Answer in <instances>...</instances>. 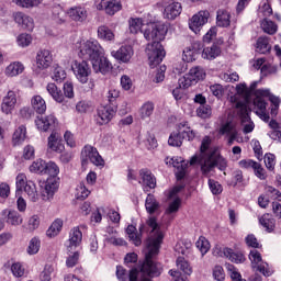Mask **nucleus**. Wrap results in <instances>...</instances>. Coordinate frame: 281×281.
<instances>
[{
  "mask_svg": "<svg viewBox=\"0 0 281 281\" xmlns=\"http://www.w3.org/2000/svg\"><path fill=\"white\" fill-rule=\"evenodd\" d=\"M139 233L147 234L148 236L145 261L138 268H133L130 271V281H151L150 278L161 276V266L155 263L153 258L159 254V248L161 243H164V231H161V226L157 223V217L149 216L146 223L139 226ZM139 272L148 277L138 279Z\"/></svg>",
  "mask_w": 281,
  "mask_h": 281,
  "instance_id": "f257e3e1",
  "label": "nucleus"
},
{
  "mask_svg": "<svg viewBox=\"0 0 281 281\" xmlns=\"http://www.w3.org/2000/svg\"><path fill=\"white\" fill-rule=\"evenodd\" d=\"M128 23L131 34H138V32H142L143 25H148L144 31V37L146 41H153V43L147 45L149 66L155 68L157 65H160L166 56L161 41H164L166 34H168V26H166L164 22L153 23L142 18H132Z\"/></svg>",
  "mask_w": 281,
  "mask_h": 281,
  "instance_id": "f03ea898",
  "label": "nucleus"
},
{
  "mask_svg": "<svg viewBox=\"0 0 281 281\" xmlns=\"http://www.w3.org/2000/svg\"><path fill=\"white\" fill-rule=\"evenodd\" d=\"M210 144H212V140L209 136H205L200 147L201 154L193 156L190 160L191 166L199 164L204 177H210V172H214L215 168H218V170H226L227 168V159L221 156L218 148H212Z\"/></svg>",
  "mask_w": 281,
  "mask_h": 281,
  "instance_id": "7ed1b4c3",
  "label": "nucleus"
},
{
  "mask_svg": "<svg viewBox=\"0 0 281 281\" xmlns=\"http://www.w3.org/2000/svg\"><path fill=\"white\" fill-rule=\"evenodd\" d=\"M75 49L78 52L79 58L82 60H90L95 74H109L113 66L111 61L102 56V46L95 40H79L75 44Z\"/></svg>",
  "mask_w": 281,
  "mask_h": 281,
  "instance_id": "20e7f679",
  "label": "nucleus"
},
{
  "mask_svg": "<svg viewBox=\"0 0 281 281\" xmlns=\"http://www.w3.org/2000/svg\"><path fill=\"white\" fill-rule=\"evenodd\" d=\"M256 98L254 100V109L256 115L260 117L263 122H269L271 117H276L278 115V111L280 109V98L271 94V91L269 89H258L256 91ZM263 98H269V101L271 102L270 106V115L269 112H267V102Z\"/></svg>",
  "mask_w": 281,
  "mask_h": 281,
  "instance_id": "39448f33",
  "label": "nucleus"
},
{
  "mask_svg": "<svg viewBox=\"0 0 281 281\" xmlns=\"http://www.w3.org/2000/svg\"><path fill=\"white\" fill-rule=\"evenodd\" d=\"M235 112L237 114V117L240 120V124L243 126V132L245 135L252 133L254 128H256V125L254 124V121H251V117L249 116L250 110L247 108V103L237 101L235 103Z\"/></svg>",
  "mask_w": 281,
  "mask_h": 281,
  "instance_id": "423d86ee",
  "label": "nucleus"
},
{
  "mask_svg": "<svg viewBox=\"0 0 281 281\" xmlns=\"http://www.w3.org/2000/svg\"><path fill=\"white\" fill-rule=\"evenodd\" d=\"M70 67L78 82L81 85H87L89 82V76H91V67L87 60L75 59L71 61Z\"/></svg>",
  "mask_w": 281,
  "mask_h": 281,
  "instance_id": "0eeeda50",
  "label": "nucleus"
},
{
  "mask_svg": "<svg viewBox=\"0 0 281 281\" xmlns=\"http://www.w3.org/2000/svg\"><path fill=\"white\" fill-rule=\"evenodd\" d=\"M249 260L252 269H256V271H259V273H262L266 278L273 276V268H271L267 261L262 260V255H260L258 250H250Z\"/></svg>",
  "mask_w": 281,
  "mask_h": 281,
  "instance_id": "6e6552de",
  "label": "nucleus"
},
{
  "mask_svg": "<svg viewBox=\"0 0 281 281\" xmlns=\"http://www.w3.org/2000/svg\"><path fill=\"white\" fill-rule=\"evenodd\" d=\"M200 80H205V70L196 66L191 68L183 78L179 79V86L183 87V89H189V87L196 85Z\"/></svg>",
  "mask_w": 281,
  "mask_h": 281,
  "instance_id": "1a4fd4ad",
  "label": "nucleus"
},
{
  "mask_svg": "<svg viewBox=\"0 0 281 281\" xmlns=\"http://www.w3.org/2000/svg\"><path fill=\"white\" fill-rule=\"evenodd\" d=\"M183 186L173 187L168 194V206L165 211V214L171 216L172 214H177L179 212V207H181V198H179V193Z\"/></svg>",
  "mask_w": 281,
  "mask_h": 281,
  "instance_id": "9d476101",
  "label": "nucleus"
},
{
  "mask_svg": "<svg viewBox=\"0 0 281 281\" xmlns=\"http://www.w3.org/2000/svg\"><path fill=\"white\" fill-rule=\"evenodd\" d=\"M82 229H87V225L75 226L70 229L66 241L67 251H76L82 245Z\"/></svg>",
  "mask_w": 281,
  "mask_h": 281,
  "instance_id": "9b49d317",
  "label": "nucleus"
},
{
  "mask_svg": "<svg viewBox=\"0 0 281 281\" xmlns=\"http://www.w3.org/2000/svg\"><path fill=\"white\" fill-rule=\"evenodd\" d=\"M82 166H87V161H91L93 166H104V159L98 153V149L91 145H86L81 151Z\"/></svg>",
  "mask_w": 281,
  "mask_h": 281,
  "instance_id": "f8f14e48",
  "label": "nucleus"
},
{
  "mask_svg": "<svg viewBox=\"0 0 281 281\" xmlns=\"http://www.w3.org/2000/svg\"><path fill=\"white\" fill-rule=\"evenodd\" d=\"M209 19H210V11L207 10L199 11L189 20L190 30H192L194 34H199V32H201V30L203 29V25L207 23Z\"/></svg>",
  "mask_w": 281,
  "mask_h": 281,
  "instance_id": "ddd939ff",
  "label": "nucleus"
},
{
  "mask_svg": "<svg viewBox=\"0 0 281 281\" xmlns=\"http://www.w3.org/2000/svg\"><path fill=\"white\" fill-rule=\"evenodd\" d=\"M52 63H54V55H52V50L41 49L37 52L35 57V65L40 69V71H45V69H49V67H52Z\"/></svg>",
  "mask_w": 281,
  "mask_h": 281,
  "instance_id": "4468645a",
  "label": "nucleus"
},
{
  "mask_svg": "<svg viewBox=\"0 0 281 281\" xmlns=\"http://www.w3.org/2000/svg\"><path fill=\"white\" fill-rule=\"evenodd\" d=\"M115 113H117V108L113 105H105V106H100L98 109V117L97 122L101 126L104 124H109L115 117Z\"/></svg>",
  "mask_w": 281,
  "mask_h": 281,
  "instance_id": "2eb2a0df",
  "label": "nucleus"
},
{
  "mask_svg": "<svg viewBox=\"0 0 281 281\" xmlns=\"http://www.w3.org/2000/svg\"><path fill=\"white\" fill-rule=\"evenodd\" d=\"M167 166H172L176 168V177L178 180L183 179L186 177V170H188V164L181 157H172L166 158Z\"/></svg>",
  "mask_w": 281,
  "mask_h": 281,
  "instance_id": "dca6fc26",
  "label": "nucleus"
},
{
  "mask_svg": "<svg viewBox=\"0 0 281 281\" xmlns=\"http://www.w3.org/2000/svg\"><path fill=\"white\" fill-rule=\"evenodd\" d=\"M135 50H133V46L123 45L117 50H112L111 56L121 63H131V58H133Z\"/></svg>",
  "mask_w": 281,
  "mask_h": 281,
  "instance_id": "f3484780",
  "label": "nucleus"
},
{
  "mask_svg": "<svg viewBox=\"0 0 281 281\" xmlns=\"http://www.w3.org/2000/svg\"><path fill=\"white\" fill-rule=\"evenodd\" d=\"M60 179L58 177H48L44 182L43 196L45 199H52L54 194L58 191V186H60Z\"/></svg>",
  "mask_w": 281,
  "mask_h": 281,
  "instance_id": "a211bd4d",
  "label": "nucleus"
},
{
  "mask_svg": "<svg viewBox=\"0 0 281 281\" xmlns=\"http://www.w3.org/2000/svg\"><path fill=\"white\" fill-rule=\"evenodd\" d=\"M236 126V121H227L220 130L222 135H228L229 146H232L236 137H238V128Z\"/></svg>",
  "mask_w": 281,
  "mask_h": 281,
  "instance_id": "6ab92c4d",
  "label": "nucleus"
},
{
  "mask_svg": "<svg viewBox=\"0 0 281 281\" xmlns=\"http://www.w3.org/2000/svg\"><path fill=\"white\" fill-rule=\"evenodd\" d=\"M201 43L195 42L191 46H188L183 53H182V60L184 63H193V60H196L199 54H201Z\"/></svg>",
  "mask_w": 281,
  "mask_h": 281,
  "instance_id": "aec40b11",
  "label": "nucleus"
},
{
  "mask_svg": "<svg viewBox=\"0 0 281 281\" xmlns=\"http://www.w3.org/2000/svg\"><path fill=\"white\" fill-rule=\"evenodd\" d=\"M16 106V92L10 90L2 100L1 110L5 115H10Z\"/></svg>",
  "mask_w": 281,
  "mask_h": 281,
  "instance_id": "412c9836",
  "label": "nucleus"
},
{
  "mask_svg": "<svg viewBox=\"0 0 281 281\" xmlns=\"http://www.w3.org/2000/svg\"><path fill=\"white\" fill-rule=\"evenodd\" d=\"M57 120L56 116L49 114L47 116L37 117L35 120V126H37L38 131H43L44 133L47 131H52V128H56Z\"/></svg>",
  "mask_w": 281,
  "mask_h": 281,
  "instance_id": "4be33fe9",
  "label": "nucleus"
},
{
  "mask_svg": "<svg viewBox=\"0 0 281 281\" xmlns=\"http://www.w3.org/2000/svg\"><path fill=\"white\" fill-rule=\"evenodd\" d=\"M48 148L53 153H63L65 150V144L63 143V136L58 132H52L48 136Z\"/></svg>",
  "mask_w": 281,
  "mask_h": 281,
  "instance_id": "5701e85b",
  "label": "nucleus"
},
{
  "mask_svg": "<svg viewBox=\"0 0 281 281\" xmlns=\"http://www.w3.org/2000/svg\"><path fill=\"white\" fill-rule=\"evenodd\" d=\"M97 10H105L106 14L113 15L122 10V4L117 0H101L97 4Z\"/></svg>",
  "mask_w": 281,
  "mask_h": 281,
  "instance_id": "b1692460",
  "label": "nucleus"
},
{
  "mask_svg": "<svg viewBox=\"0 0 281 281\" xmlns=\"http://www.w3.org/2000/svg\"><path fill=\"white\" fill-rule=\"evenodd\" d=\"M139 175L143 180L145 192H148V190H155V188H157V179H155V176H153V172H150V170L142 169Z\"/></svg>",
  "mask_w": 281,
  "mask_h": 281,
  "instance_id": "393cba45",
  "label": "nucleus"
},
{
  "mask_svg": "<svg viewBox=\"0 0 281 281\" xmlns=\"http://www.w3.org/2000/svg\"><path fill=\"white\" fill-rule=\"evenodd\" d=\"M1 216H7L8 225H12L13 227H19V225H23V216H21L15 210L4 209L1 212Z\"/></svg>",
  "mask_w": 281,
  "mask_h": 281,
  "instance_id": "a878e982",
  "label": "nucleus"
},
{
  "mask_svg": "<svg viewBox=\"0 0 281 281\" xmlns=\"http://www.w3.org/2000/svg\"><path fill=\"white\" fill-rule=\"evenodd\" d=\"M14 21L29 32H32V30H34V20L23 12H16L14 14Z\"/></svg>",
  "mask_w": 281,
  "mask_h": 281,
  "instance_id": "bb28decb",
  "label": "nucleus"
},
{
  "mask_svg": "<svg viewBox=\"0 0 281 281\" xmlns=\"http://www.w3.org/2000/svg\"><path fill=\"white\" fill-rule=\"evenodd\" d=\"M25 71V66L21 61H13L5 67L4 74L8 78H15V76H21Z\"/></svg>",
  "mask_w": 281,
  "mask_h": 281,
  "instance_id": "cd10ccee",
  "label": "nucleus"
},
{
  "mask_svg": "<svg viewBox=\"0 0 281 281\" xmlns=\"http://www.w3.org/2000/svg\"><path fill=\"white\" fill-rule=\"evenodd\" d=\"M31 106L35 113H38V115H43L45 111H47V103L45 102V99L38 94L31 98Z\"/></svg>",
  "mask_w": 281,
  "mask_h": 281,
  "instance_id": "c85d7f7f",
  "label": "nucleus"
},
{
  "mask_svg": "<svg viewBox=\"0 0 281 281\" xmlns=\"http://www.w3.org/2000/svg\"><path fill=\"white\" fill-rule=\"evenodd\" d=\"M181 10H182L181 3L172 2L165 8L164 16L169 21H175V19H177V16L181 14Z\"/></svg>",
  "mask_w": 281,
  "mask_h": 281,
  "instance_id": "c756f323",
  "label": "nucleus"
},
{
  "mask_svg": "<svg viewBox=\"0 0 281 281\" xmlns=\"http://www.w3.org/2000/svg\"><path fill=\"white\" fill-rule=\"evenodd\" d=\"M67 14L70 19H72V21H78L79 23L87 21V9L82 7L70 8Z\"/></svg>",
  "mask_w": 281,
  "mask_h": 281,
  "instance_id": "7c9ffc66",
  "label": "nucleus"
},
{
  "mask_svg": "<svg viewBox=\"0 0 281 281\" xmlns=\"http://www.w3.org/2000/svg\"><path fill=\"white\" fill-rule=\"evenodd\" d=\"M232 23V14L225 9H220L216 15V24L218 27H229Z\"/></svg>",
  "mask_w": 281,
  "mask_h": 281,
  "instance_id": "2f4dec72",
  "label": "nucleus"
},
{
  "mask_svg": "<svg viewBox=\"0 0 281 281\" xmlns=\"http://www.w3.org/2000/svg\"><path fill=\"white\" fill-rule=\"evenodd\" d=\"M178 131L180 135H182L183 139H188V142L194 140V137H196V132L190 127L188 122H182L178 124Z\"/></svg>",
  "mask_w": 281,
  "mask_h": 281,
  "instance_id": "473e14b6",
  "label": "nucleus"
},
{
  "mask_svg": "<svg viewBox=\"0 0 281 281\" xmlns=\"http://www.w3.org/2000/svg\"><path fill=\"white\" fill-rule=\"evenodd\" d=\"M27 135V128L24 125H20L13 133L12 144L13 146H20V144L25 142Z\"/></svg>",
  "mask_w": 281,
  "mask_h": 281,
  "instance_id": "72a5a7b5",
  "label": "nucleus"
},
{
  "mask_svg": "<svg viewBox=\"0 0 281 281\" xmlns=\"http://www.w3.org/2000/svg\"><path fill=\"white\" fill-rule=\"evenodd\" d=\"M259 223L266 229V232H268L269 234H271V232H273V229H276V220L269 213L263 214L259 218Z\"/></svg>",
  "mask_w": 281,
  "mask_h": 281,
  "instance_id": "f704fd0d",
  "label": "nucleus"
},
{
  "mask_svg": "<svg viewBox=\"0 0 281 281\" xmlns=\"http://www.w3.org/2000/svg\"><path fill=\"white\" fill-rule=\"evenodd\" d=\"M46 91L49 93V95H52L55 102H58L59 104H63V102H65V95L58 89V87L55 86V83H48L46 87Z\"/></svg>",
  "mask_w": 281,
  "mask_h": 281,
  "instance_id": "c9c22d12",
  "label": "nucleus"
},
{
  "mask_svg": "<svg viewBox=\"0 0 281 281\" xmlns=\"http://www.w3.org/2000/svg\"><path fill=\"white\" fill-rule=\"evenodd\" d=\"M222 254L225 258H228L231 262H236V265H240L245 261V255L241 252H234L231 248H224Z\"/></svg>",
  "mask_w": 281,
  "mask_h": 281,
  "instance_id": "e433bc0d",
  "label": "nucleus"
},
{
  "mask_svg": "<svg viewBox=\"0 0 281 281\" xmlns=\"http://www.w3.org/2000/svg\"><path fill=\"white\" fill-rule=\"evenodd\" d=\"M145 207L148 214H155L161 207V204L155 199V195L148 194L145 201Z\"/></svg>",
  "mask_w": 281,
  "mask_h": 281,
  "instance_id": "4c0bfd02",
  "label": "nucleus"
},
{
  "mask_svg": "<svg viewBox=\"0 0 281 281\" xmlns=\"http://www.w3.org/2000/svg\"><path fill=\"white\" fill-rule=\"evenodd\" d=\"M23 190L32 203H36V201H38V191L36 190V183H34V181L29 180Z\"/></svg>",
  "mask_w": 281,
  "mask_h": 281,
  "instance_id": "58836bf2",
  "label": "nucleus"
},
{
  "mask_svg": "<svg viewBox=\"0 0 281 281\" xmlns=\"http://www.w3.org/2000/svg\"><path fill=\"white\" fill-rule=\"evenodd\" d=\"M61 229H63V220L57 218L52 223L49 228L46 231V236H48V238H56V236L60 234Z\"/></svg>",
  "mask_w": 281,
  "mask_h": 281,
  "instance_id": "ea45409f",
  "label": "nucleus"
},
{
  "mask_svg": "<svg viewBox=\"0 0 281 281\" xmlns=\"http://www.w3.org/2000/svg\"><path fill=\"white\" fill-rule=\"evenodd\" d=\"M217 56H221V47L216 45L206 47L202 52V58H205L206 60H214V58H217Z\"/></svg>",
  "mask_w": 281,
  "mask_h": 281,
  "instance_id": "a19ab883",
  "label": "nucleus"
},
{
  "mask_svg": "<svg viewBox=\"0 0 281 281\" xmlns=\"http://www.w3.org/2000/svg\"><path fill=\"white\" fill-rule=\"evenodd\" d=\"M98 38H101V41H115V34L109 26L101 25L98 27Z\"/></svg>",
  "mask_w": 281,
  "mask_h": 281,
  "instance_id": "79ce46f5",
  "label": "nucleus"
},
{
  "mask_svg": "<svg viewBox=\"0 0 281 281\" xmlns=\"http://www.w3.org/2000/svg\"><path fill=\"white\" fill-rule=\"evenodd\" d=\"M155 112V103L154 102H146L139 109V116L140 120H148L150 115Z\"/></svg>",
  "mask_w": 281,
  "mask_h": 281,
  "instance_id": "37998d69",
  "label": "nucleus"
},
{
  "mask_svg": "<svg viewBox=\"0 0 281 281\" xmlns=\"http://www.w3.org/2000/svg\"><path fill=\"white\" fill-rule=\"evenodd\" d=\"M177 268L184 273V276H192V266L183 257H178L176 260Z\"/></svg>",
  "mask_w": 281,
  "mask_h": 281,
  "instance_id": "c03bdc74",
  "label": "nucleus"
},
{
  "mask_svg": "<svg viewBox=\"0 0 281 281\" xmlns=\"http://www.w3.org/2000/svg\"><path fill=\"white\" fill-rule=\"evenodd\" d=\"M38 251H41V238L33 237L29 241V246L26 248V254H29V256H36V254H38Z\"/></svg>",
  "mask_w": 281,
  "mask_h": 281,
  "instance_id": "a18cd8bd",
  "label": "nucleus"
},
{
  "mask_svg": "<svg viewBox=\"0 0 281 281\" xmlns=\"http://www.w3.org/2000/svg\"><path fill=\"white\" fill-rule=\"evenodd\" d=\"M136 229L135 226L128 225L126 234L128 235L130 240H132L136 247H139V245H142V237L137 235Z\"/></svg>",
  "mask_w": 281,
  "mask_h": 281,
  "instance_id": "49530a36",
  "label": "nucleus"
},
{
  "mask_svg": "<svg viewBox=\"0 0 281 281\" xmlns=\"http://www.w3.org/2000/svg\"><path fill=\"white\" fill-rule=\"evenodd\" d=\"M270 50L269 37H259L257 40V52H259V54H267Z\"/></svg>",
  "mask_w": 281,
  "mask_h": 281,
  "instance_id": "de8ad7c7",
  "label": "nucleus"
},
{
  "mask_svg": "<svg viewBox=\"0 0 281 281\" xmlns=\"http://www.w3.org/2000/svg\"><path fill=\"white\" fill-rule=\"evenodd\" d=\"M44 175H49V177H58V175H60V168L54 161L46 162Z\"/></svg>",
  "mask_w": 281,
  "mask_h": 281,
  "instance_id": "09e8293b",
  "label": "nucleus"
},
{
  "mask_svg": "<svg viewBox=\"0 0 281 281\" xmlns=\"http://www.w3.org/2000/svg\"><path fill=\"white\" fill-rule=\"evenodd\" d=\"M261 27L266 34H276L278 32V24H274L273 21L263 19L261 22Z\"/></svg>",
  "mask_w": 281,
  "mask_h": 281,
  "instance_id": "8fccbe9b",
  "label": "nucleus"
},
{
  "mask_svg": "<svg viewBox=\"0 0 281 281\" xmlns=\"http://www.w3.org/2000/svg\"><path fill=\"white\" fill-rule=\"evenodd\" d=\"M20 8H36L43 3V0H12Z\"/></svg>",
  "mask_w": 281,
  "mask_h": 281,
  "instance_id": "3c124183",
  "label": "nucleus"
},
{
  "mask_svg": "<svg viewBox=\"0 0 281 281\" xmlns=\"http://www.w3.org/2000/svg\"><path fill=\"white\" fill-rule=\"evenodd\" d=\"M195 246L201 251L202 256H205L210 251V241L204 236L199 237Z\"/></svg>",
  "mask_w": 281,
  "mask_h": 281,
  "instance_id": "603ef678",
  "label": "nucleus"
},
{
  "mask_svg": "<svg viewBox=\"0 0 281 281\" xmlns=\"http://www.w3.org/2000/svg\"><path fill=\"white\" fill-rule=\"evenodd\" d=\"M30 183L25 173H19L15 178L16 194L23 192V189Z\"/></svg>",
  "mask_w": 281,
  "mask_h": 281,
  "instance_id": "864d4df0",
  "label": "nucleus"
},
{
  "mask_svg": "<svg viewBox=\"0 0 281 281\" xmlns=\"http://www.w3.org/2000/svg\"><path fill=\"white\" fill-rule=\"evenodd\" d=\"M45 160L37 159L30 166V171L37 172L38 175H45Z\"/></svg>",
  "mask_w": 281,
  "mask_h": 281,
  "instance_id": "5fc2aeb1",
  "label": "nucleus"
},
{
  "mask_svg": "<svg viewBox=\"0 0 281 281\" xmlns=\"http://www.w3.org/2000/svg\"><path fill=\"white\" fill-rule=\"evenodd\" d=\"M65 78H67V72H65V69L58 65H55L53 70V80H55V82H63Z\"/></svg>",
  "mask_w": 281,
  "mask_h": 281,
  "instance_id": "6e6d98bb",
  "label": "nucleus"
},
{
  "mask_svg": "<svg viewBox=\"0 0 281 281\" xmlns=\"http://www.w3.org/2000/svg\"><path fill=\"white\" fill-rule=\"evenodd\" d=\"M183 136L181 135V132L178 131V133H172L169 136L168 144L169 146H182L183 144Z\"/></svg>",
  "mask_w": 281,
  "mask_h": 281,
  "instance_id": "4d7b16f0",
  "label": "nucleus"
},
{
  "mask_svg": "<svg viewBox=\"0 0 281 281\" xmlns=\"http://www.w3.org/2000/svg\"><path fill=\"white\" fill-rule=\"evenodd\" d=\"M70 254L66 260V267L74 268L78 265V260H80V251H68Z\"/></svg>",
  "mask_w": 281,
  "mask_h": 281,
  "instance_id": "13d9d810",
  "label": "nucleus"
},
{
  "mask_svg": "<svg viewBox=\"0 0 281 281\" xmlns=\"http://www.w3.org/2000/svg\"><path fill=\"white\" fill-rule=\"evenodd\" d=\"M11 273L14 278H23L25 276V267L21 262H14L11 265Z\"/></svg>",
  "mask_w": 281,
  "mask_h": 281,
  "instance_id": "bf43d9fd",
  "label": "nucleus"
},
{
  "mask_svg": "<svg viewBox=\"0 0 281 281\" xmlns=\"http://www.w3.org/2000/svg\"><path fill=\"white\" fill-rule=\"evenodd\" d=\"M41 226V217L38 215H32L27 221L26 229L29 232H36V228Z\"/></svg>",
  "mask_w": 281,
  "mask_h": 281,
  "instance_id": "052dcab7",
  "label": "nucleus"
},
{
  "mask_svg": "<svg viewBox=\"0 0 281 281\" xmlns=\"http://www.w3.org/2000/svg\"><path fill=\"white\" fill-rule=\"evenodd\" d=\"M16 42L20 47H29L32 43V35L22 33L18 36Z\"/></svg>",
  "mask_w": 281,
  "mask_h": 281,
  "instance_id": "680f3d73",
  "label": "nucleus"
},
{
  "mask_svg": "<svg viewBox=\"0 0 281 281\" xmlns=\"http://www.w3.org/2000/svg\"><path fill=\"white\" fill-rule=\"evenodd\" d=\"M144 144L147 148V150H155L157 148V138H155V135L147 133L146 138L144 140Z\"/></svg>",
  "mask_w": 281,
  "mask_h": 281,
  "instance_id": "e2e57ef3",
  "label": "nucleus"
},
{
  "mask_svg": "<svg viewBox=\"0 0 281 281\" xmlns=\"http://www.w3.org/2000/svg\"><path fill=\"white\" fill-rule=\"evenodd\" d=\"M272 14L273 9H271V4L265 2L261 7H259L258 16H263V19H267V16H271Z\"/></svg>",
  "mask_w": 281,
  "mask_h": 281,
  "instance_id": "0e129e2a",
  "label": "nucleus"
},
{
  "mask_svg": "<svg viewBox=\"0 0 281 281\" xmlns=\"http://www.w3.org/2000/svg\"><path fill=\"white\" fill-rule=\"evenodd\" d=\"M196 114L199 115V117L206 120V117H210V115H212V108L210 105H200L196 110Z\"/></svg>",
  "mask_w": 281,
  "mask_h": 281,
  "instance_id": "69168bd1",
  "label": "nucleus"
},
{
  "mask_svg": "<svg viewBox=\"0 0 281 281\" xmlns=\"http://www.w3.org/2000/svg\"><path fill=\"white\" fill-rule=\"evenodd\" d=\"M90 194H91V191H90L89 189H87V187L85 186V183H80V184L77 187V199L85 200V199H87Z\"/></svg>",
  "mask_w": 281,
  "mask_h": 281,
  "instance_id": "338daca9",
  "label": "nucleus"
},
{
  "mask_svg": "<svg viewBox=\"0 0 281 281\" xmlns=\"http://www.w3.org/2000/svg\"><path fill=\"white\" fill-rule=\"evenodd\" d=\"M209 187H210L212 194L217 195L223 192V186H221V183H218V181L209 179Z\"/></svg>",
  "mask_w": 281,
  "mask_h": 281,
  "instance_id": "774afa93",
  "label": "nucleus"
}]
</instances>
